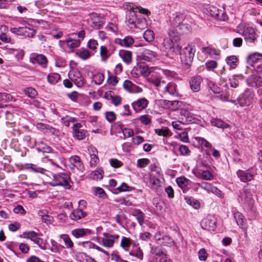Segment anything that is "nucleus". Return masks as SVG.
Returning <instances> with one entry per match:
<instances>
[{
  "label": "nucleus",
  "mask_w": 262,
  "mask_h": 262,
  "mask_svg": "<svg viewBox=\"0 0 262 262\" xmlns=\"http://www.w3.org/2000/svg\"><path fill=\"white\" fill-rule=\"evenodd\" d=\"M169 37L164 39L162 44L163 52H165V55L168 56V53H173L176 50L179 51L181 47L179 45L174 46L173 40L177 41L179 39L178 33L174 30H171L168 31Z\"/></svg>",
  "instance_id": "2"
},
{
  "label": "nucleus",
  "mask_w": 262,
  "mask_h": 262,
  "mask_svg": "<svg viewBox=\"0 0 262 262\" xmlns=\"http://www.w3.org/2000/svg\"><path fill=\"white\" fill-rule=\"evenodd\" d=\"M70 176L66 172H60L53 176V179L49 182L52 186H63L64 188L69 189L71 185L69 183Z\"/></svg>",
  "instance_id": "4"
},
{
  "label": "nucleus",
  "mask_w": 262,
  "mask_h": 262,
  "mask_svg": "<svg viewBox=\"0 0 262 262\" xmlns=\"http://www.w3.org/2000/svg\"><path fill=\"white\" fill-rule=\"evenodd\" d=\"M254 96V93L251 90H246L238 99V104L243 107L250 105L253 102Z\"/></svg>",
  "instance_id": "9"
},
{
  "label": "nucleus",
  "mask_w": 262,
  "mask_h": 262,
  "mask_svg": "<svg viewBox=\"0 0 262 262\" xmlns=\"http://www.w3.org/2000/svg\"><path fill=\"white\" fill-rule=\"evenodd\" d=\"M236 32L242 35L248 42H253L256 39L254 29L243 24H239L236 27Z\"/></svg>",
  "instance_id": "5"
},
{
  "label": "nucleus",
  "mask_w": 262,
  "mask_h": 262,
  "mask_svg": "<svg viewBox=\"0 0 262 262\" xmlns=\"http://www.w3.org/2000/svg\"><path fill=\"white\" fill-rule=\"evenodd\" d=\"M24 237L31 239L33 242L35 237L37 236V233L33 231H26L23 233Z\"/></svg>",
  "instance_id": "54"
},
{
  "label": "nucleus",
  "mask_w": 262,
  "mask_h": 262,
  "mask_svg": "<svg viewBox=\"0 0 262 262\" xmlns=\"http://www.w3.org/2000/svg\"><path fill=\"white\" fill-rule=\"evenodd\" d=\"M162 93L165 96L170 95L173 97H178L179 96L178 86L173 82H168L164 87Z\"/></svg>",
  "instance_id": "13"
},
{
  "label": "nucleus",
  "mask_w": 262,
  "mask_h": 262,
  "mask_svg": "<svg viewBox=\"0 0 262 262\" xmlns=\"http://www.w3.org/2000/svg\"><path fill=\"white\" fill-rule=\"evenodd\" d=\"M87 215V213L82 209H74L70 214V218L75 221H77Z\"/></svg>",
  "instance_id": "28"
},
{
  "label": "nucleus",
  "mask_w": 262,
  "mask_h": 262,
  "mask_svg": "<svg viewBox=\"0 0 262 262\" xmlns=\"http://www.w3.org/2000/svg\"><path fill=\"white\" fill-rule=\"evenodd\" d=\"M78 56L82 59L85 60L89 58L90 56V52L86 49H84L78 53H77Z\"/></svg>",
  "instance_id": "55"
},
{
  "label": "nucleus",
  "mask_w": 262,
  "mask_h": 262,
  "mask_svg": "<svg viewBox=\"0 0 262 262\" xmlns=\"http://www.w3.org/2000/svg\"><path fill=\"white\" fill-rule=\"evenodd\" d=\"M237 177L243 182H247L251 181L254 178V175L247 171L238 170L236 172Z\"/></svg>",
  "instance_id": "29"
},
{
  "label": "nucleus",
  "mask_w": 262,
  "mask_h": 262,
  "mask_svg": "<svg viewBox=\"0 0 262 262\" xmlns=\"http://www.w3.org/2000/svg\"><path fill=\"white\" fill-rule=\"evenodd\" d=\"M124 7L129 11L126 14L125 23L130 29L136 27L135 24L139 16L136 14V12H139L147 15L150 13L147 9L133 3H126L124 5Z\"/></svg>",
  "instance_id": "1"
},
{
  "label": "nucleus",
  "mask_w": 262,
  "mask_h": 262,
  "mask_svg": "<svg viewBox=\"0 0 262 262\" xmlns=\"http://www.w3.org/2000/svg\"><path fill=\"white\" fill-rule=\"evenodd\" d=\"M119 235L112 234L108 233H104L101 239V245L106 248H112L116 242L118 241Z\"/></svg>",
  "instance_id": "8"
},
{
  "label": "nucleus",
  "mask_w": 262,
  "mask_h": 262,
  "mask_svg": "<svg viewBox=\"0 0 262 262\" xmlns=\"http://www.w3.org/2000/svg\"><path fill=\"white\" fill-rule=\"evenodd\" d=\"M247 84L252 88H258L262 85V79L258 74H253L246 80Z\"/></svg>",
  "instance_id": "16"
},
{
  "label": "nucleus",
  "mask_w": 262,
  "mask_h": 262,
  "mask_svg": "<svg viewBox=\"0 0 262 262\" xmlns=\"http://www.w3.org/2000/svg\"><path fill=\"white\" fill-rule=\"evenodd\" d=\"M150 81L157 88H161L165 84V81L161 80V79L159 78L151 79Z\"/></svg>",
  "instance_id": "59"
},
{
  "label": "nucleus",
  "mask_w": 262,
  "mask_h": 262,
  "mask_svg": "<svg viewBox=\"0 0 262 262\" xmlns=\"http://www.w3.org/2000/svg\"><path fill=\"white\" fill-rule=\"evenodd\" d=\"M92 233V232L91 230L89 229L76 228L71 231L72 235L77 238L91 235Z\"/></svg>",
  "instance_id": "26"
},
{
  "label": "nucleus",
  "mask_w": 262,
  "mask_h": 262,
  "mask_svg": "<svg viewBox=\"0 0 262 262\" xmlns=\"http://www.w3.org/2000/svg\"><path fill=\"white\" fill-rule=\"evenodd\" d=\"M103 170L101 168L93 171L90 175V178L94 180H100L102 178Z\"/></svg>",
  "instance_id": "41"
},
{
  "label": "nucleus",
  "mask_w": 262,
  "mask_h": 262,
  "mask_svg": "<svg viewBox=\"0 0 262 262\" xmlns=\"http://www.w3.org/2000/svg\"><path fill=\"white\" fill-rule=\"evenodd\" d=\"M100 49V55H101L102 59L105 60L109 57L107 48L104 46H101Z\"/></svg>",
  "instance_id": "63"
},
{
  "label": "nucleus",
  "mask_w": 262,
  "mask_h": 262,
  "mask_svg": "<svg viewBox=\"0 0 262 262\" xmlns=\"http://www.w3.org/2000/svg\"><path fill=\"white\" fill-rule=\"evenodd\" d=\"M144 38L147 41L150 42L155 38V34L152 30H147L143 34Z\"/></svg>",
  "instance_id": "46"
},
{
  "label": "nucleus",
  "mask_w": 262,
  "mask_h": 262,
  "mask_svg": "<svg viewBox=\"0 0 262 262\" xmlns=\"http://www.w3.org/2000/svg\"><path fill=\"white\" fill-rule=\"evenodd\" d=\"M24 92L25 94L31 98H35L37 95V92L36 90L32 88H26L25 89Z\"/></svg>",
  "instance_id": "52"
},
{
  "label": "nucleus",
  "mask_w": 262,
  "mask_h": 262,
  "mask_svg": "<svg viewBox=\"0 0 262 262\" xmlns=\"http://www.w3.org/2000/svg\"><path fill=\"white\" fill-rule=\"evenodd\" d=\"M186 203L192 206L194 208L198 209L200 207V205L199 202L192 198H185Z\"/></svg>",
  "instance_id": "50"
},
{
  "label": "nucleus",
  "mask_w": 262,
  "mask_h": 262,
  "mask_svg": "<svg viewBox=\"0 0 262 262\" xmlns=\"http://www.w3.org/2000/svg\"><path fill=\"white\" fill-rule=\"evenodd\" d=\"M139 57L141 60L146 61H151L157 59L158 54L156 51L149 49H145L143 53L139 55Z\"/></svg>",
  "instance_id": "15"
},
{
  "label": "nucleus",
  "mask_w": 262,
  "mask_h": 262,
  "mask_svg": "<svg viewBox=\"0 0 262 262\" xmlns=\"http://www.w3.org/2000/svg\"><path fill=\"white\" fill-rule=\"evenodd\" d=\"M30 61L34 64H38L43 68H47L48 62V59L45 55L35 53L31 54Z\"/></svg>",
  "instance_id": "12"
},
{
  "label": "nucleus",
  "mask_w": 262,
  "mask_h": 262,
  "mask_svg": "<svg viewBox=\"0 0 262 262\" xmlns=\"http://www.w3.org/2000/svg\"><path fill=\"white\" fill-rule=\"evenodd\" d=\"M234 218L237 224L244 231L245 235H247V226L246 225V220L244 215L239 212H236L234 213Z\"/></svg>",
  "instance_id": "22"
},
{
  "label": "nucleus",
  "mask_w": 262,
  "mask_h": 262,
  "mask_svg": "<svg viewBox=\"0 0 262 262\" xmlns=\"http://www.w3.org/2000/svg\"><path fill=\"white\" fill-rule=\"evenodd\" d=\"M134 215L138 221L140 225H142L144 221V214L141 211H137Z\"/></svg>",
  "instance_id": "56"
},
{
  "label": "nucleus",
  "mask_w": 262,
  "mask_h": 262,
  "mask_svg": "<svg viewBox=\"0 0 262 262\" xmlns=\"http://www.w3.org/2000/svg\"><path fill=\"white\" fill-rule=\"evenodd\" d=\"M93 79L96 84L100 85L104 81V76L103 74L100 73H97L94 75Z\"/></svg>",
  "instance_id": "49"
},
{
  "label": "nucleus",
  "mask_w": 262,
  "mask_h": 262,
  "mask_svg": "<svg viewBox=\"0 0 262 262\" xmlns=\"http://www.w3.org/2000/svg\"><path fill=\"white\" fill-rule=\"evenodd\" d=\"M149 101L145 98H140L132 103V106L137 113L140 112L148 105Z\"/></svg>",
  "instance_id": "17"
},
{
  "label": "nucleus",
  "mask_w": 262,
  "mask_h": 262,
  "mask_svg": "<svg viewBox=\"0 0 262 262\" xmlns=\"http://www.w3.org/2000/svg\"><path fill=\"white\" fill-rule=\"evenodd\" d=\"M119 55L126 64H128L132 62V53L130 51L121 50L119 51Z\"/></svg>",
  "instance_id": "30"
},
{
  "label": "nucleus",
  "mask_w": 262,
  "mask_h": 262,
  "mask_svg": "<svg viewBox=\"0 0 262 262\" xmlns=\"http://www.w3.org/2000/svg\"><path fill=\"white\" fill-rule=\"evenodd\" d=\"M238 200L242 204L251 206L253 202L252 195L249 191L243 189L240 191Z\"/></svg>",
  "instance_id": "14"
},
{
  "label": "nucleus",
  "mask_w": 262,
  "mask_h": 262,
  "mask_svg": "<svg viewBox=\"0 0 262 262\" xmlns=\"http://www.w3.org/2000/svg\"><path fill=\"white\" fill-rule=\"evenodd\" d=\"M129 254L132 256L138 258L140 260H142L143 258V253L139 247H137L135 249L132 250L129 253Z\"/></svg>",
  "instance_id": "45"
},
{
  "label": "nucleus",
  "mask_w": 262,
  "mask_h": 262,
  "mask_svg": "<svg viewBox=\"0 0 262 262\" xmlns=\"http://www.w3.org/2000/svg\"><path fill=\"white\" fill-rule=\"evenodd\" d=\"M62 121L63 124L68 127L71 123H74L76 121V119L74 117L70 116H66L62 118Z\"/></svg>",
  "instance_id": "53"
},
{
  "label": "nucleus",
  "mask_w": 262,
  "mask_h": 262,
  "mask_svg": "<svg viewBox=\"0 0 262 262\" xmlns=\"http://www.w3.org/2000/svg\"><path fill=\"white\" fill-rule=\"evenodd\" d=\"M212 174L208 170L202 171L200 176L201 178L205 180H210L212 179Z\"/></svg>",
  "instance_id": "62"
},
{
  "label": "nucleus",
  "mask_w": 262,
  "mask_h": 262,
  "mask_svg": "<svg viewBox=\"0 0 262 262\" xmlns=\"http://www.w3.org/2000/svg\"><path fill=\"white\" fill-rule=\"evenodd\" d=\"M159 244L170 247L173 245L174 241L169 236H164V237H162V240L159 242Z\"/></svg>",
  "instance_id": "47"
},
{
  "label": "nucleus",
  "mask_w": 262,
  "mask_h": 262,
  "mask_svg": "<svg viewBox=\"0 0 262 262\" xmlns=\"http://www.w3.org/2000/svg\"><path fill=\"white\" fill-rule=\"evenodd\" d=\"M201 76L196 75L193 76L189 80V85L193 92H198L201 90V84L202 82Z\"/></svg>",
  "instance_id": "18"
},
{
  "label": "nucleus",
  "mask_w": 262,
  "mask_h": 262,
  "mask_svg": "<svg viewBox=\"0 0 262 262\" xmlns=\"http://www.w3.org/2000/svg\"><path fill=\"white\" fill-rule=\"evenodd\" d=\"M180 154L182 156H188L189 155L190 150L186 145H181L179 147Z\"/></svg>",
  "instance_id": "61"
},
{
  "label": "nucleus",
  "mask_w": 262,
  "mask_h": 262,
  "mask_svg": "<svg viewBox=\"0 0 262 262\" xmlns=\"http://www.w3.org/2000/svg\"><path fill=\"white\" fill-rule=\"evenodd\" d=\"M179 51L182 63L189 67L192 62L195 52L194 46L189 43L183 49L181 48Z\"/></svg>",
  "instance_id": "3"
},
{
  "label": "nucleus",
  "mask_w": 262,
  "mask_h": 262,
  "mask_svg": "<svg viewBox=\"0 0 262 262\" xmlns=\"http://www.w3.org/2000/svg\"><path fill=\"white\" fill-rule=\"evenodd\" d=\"M91 151L93 152V154H91L90 152L91 160L90 162V164L91 167H94L98 162L99 158L95 153V152L97 151V149L94 147H91Z\"/></svg>",
  "instance_id": "39"
},
{
  "label": "nucleus",
  "mask_w": 262,
  "mask_h": 262,
  "mask_svg": "<svg viewBox=\"0 0 262 262\" xmlns=\"http://www.w3.org/2000/svg\"><path fill=\"white\" fill-rule=\"evenodd\" d=\"M181 119L182 121H183V124L195 123L197 120V119L191 113L186 110L182 111Z\"/></svg>",
  "instance_id": "21"
},
{
  "label": "nucleus",
  "mask_w": 262,
  "mask_h": 262,
  "mask_svg": "<svg viewBox=\"0 0 262 262\" xmlns=\"http://www.w3.org/2000/svg\"><path fill=\"white\" fill-rule=\"evenodd\" d=\"M109 161L111 166L114 168H119L122 165V163L115 158H112Z\"/></svg>",
  "instance_id": "60"
},
{
  "label": "nucleus",
  "mask_w": 262,
  "mask_h": 262,
  "mask_svg": "<svg viewBox=\"0 0 262 262\" xmlns=\"http://www.w3.org/2000/svg\"><path fill=\"white\" fill-rule=\"evenodd\" d=\"M91 19L92 20V27L94 29L98 30L100 29L104 23L103 17L99 16L96 13L91 15Z\"/></svg>",
  "instance_id": "23"
},
{
  "label": "nucleus",
  "mask_w": 262,
  "mask_h": 262,
  "mask_svg": "<svg viewBox=\"0 0 262 262\" xmlns=\"http://www.w3.org/2000/svg\"><path fill=\"white\" fill-rule=\"evenodd\" d=\"M206 10L208 15L217 20L225 21L228 19V16L222 8L219 9L214 6H209Z\"/></svg>",
  "instance_id": "6"
},
{
  "label": "nucleus",
  "mask_w": 262,
  "mask_h": 262,
  "mask_svg": "<svg viewBox=\"0 0 262 262\" xmlns=\"http://www.w3.org/2000/svg\"><path fill=\"white\" fill-rule=\"evenodd\" d=\"M59 237L63 240L66 248L70 249L73 248L74 243L68 235L66 234H60Z\"/></svg>",
  "instance_id": "32"
},
{
  "label": "nucleus",
  "mask_w": 262,
  "mask_h": 262,
  "mask_svg": "<svg viewBox=\"0 0 262 262\" xmlns=\"http://www.w3.org/2000/svg\"><path fill=\"white\" fill-rule=\"evenodd\" d=\"M36 145L38 146V147L37 148V150L39 151L47 153H50L52 152V148L42 141L37 142Z\"/></svg>",
  "instance_id": "37"
},
{
  "label": "nucleus",
  "mask_w": 262,
  "mask_h": 262,
  "mask_svg": "<svg viewBox=\"0 0 262 262\" xmlns=\"http://www.w3.org/2000/svg\"><path fill=\"white\" fill-rule=\"evenodd\" d=\"M198 142L202 145L204 146L206 148H207V153L208 155H210V152L212 149V147L209 142H208L206 140L202 138H198Z\"/></svg>",
  "instance_id": "42"
},
{
  "label": "nucleus",
  "mask_w": 262,
  "mask_h": 262,
  "mask_svg": "<svg viewBox=\"0 0 262 262\" xmlns=\"http://www.w3.org/2000/svg\"><path fill=\"white\" fill-rule=\"evenodd\" d=\"M86 133V130L84 129H81L79 131L76 132L75 133H73V136L74 138H76L78 140H81L85 138Z\"/></svg>",
  "instance_id": "48"
},
{
  "label": "nucleus",
  "mask_w": 262,
  "mask_h": 262,
  "mask_svg": "<svg viewBox=\"0 0 262 262\" xmlns=\"http://www.w3.org/2000/svg\"><path fill=\"white\" fill-rule=\"evenodd\" d=\"M155 132L158 135L160 136L169 137L171 135V132L166 127L155 129Z\"/></svg>",
  "instance_id": "43"
},
{
  "label": "nucleus",
  "mask_w": 262,
  "mask_h": 262,
  "mask_svg": "<svg viewBox=\"0 0 262 262\" xmlns=\"http://www.w3.org/2000/svg\"><path fill=\"white\" fill-rule=\"evenodd\" d=\"M60 78V75L56 73H50L47 76L48 81L51 84H55Z\"/></svg>",
  "instance_id": "36"
},
{
  "label": "nucleus",
  "mask_w": 262,
  "mask_h": 262,
  "mask_svg": "<svg viewBox=\"0 0 262 262\" xmlns=\"http://www.w3.org/2000/svg\"><path fill=\"white\" fill-rule=\"evenodd\" d=\"M76 36V33L70 34L65 40L67 46L70 49L76 48L80 45V40L75 39Z\"/></svg>",
  "instance_id": "20"
},
{
  "label": "nucleus",
  "mask_w": 262,
  "mask_h": 262,
  "mask_svg": "<svg viewBox=\"0 0 262 262\" xmlns=\"http://www.w3.org/2000/svg\"><path fill=\"white\" fill-rule=\"evenodd\" d=\"M11 31L13 33L25 37H32L36 33V31L34 29L27 27L13 28L11 29Z\"/></svg>",
  "instance_id": "11"
},
{
  "label": "nucleus",
  "mask_w": 262,
  "mask_h": 262,
  "mask_svg": "<svg viewBox=\"0 0 262 262\" xmlns=\"http://www.w3.org/2000/svg\"><path fill=\"white\" fill-rule=\"evenodd\" d=\"M135 26L136 27H134V28H139L140 29L145 28L147 26L145 19L142 17L140 15H139L137 19Z\"/></svg>",
  "instance_id": "38"
},
{
  "label": "nucleus",
  "mask_w": 262,
  "mask_h": 262,
  "mask_svg": "<svg viewBox=\"0 0 262 262\" xmlns=\"http://www.w3.org/2000/svg\"><path fill=\"white\" fill-rule=\"evenodd\" d=\"M226 61L231 69H234L237 66L238 59L236 56L232 55L226 57Z\"/></svg>",
  "instance_id": "35"
},
{
  "label": "nucleus",
  "mask_w": 262,
  "mask_h": 262,
  "mask_svg": "<svg viewBox=\"0 0 262 262\" xmlns=\"http://www.w3.org/2000/svg\"><path fill=\"white\" fill-rule=\"evenodd\" d=\"M131 244V240L130 238L123 236L121 241L120 246L125 251L129 250Z\"/></svg>",
  "instance_id": "44"
},
{
  "label": "nucleus",
  "mask_w": 262,
  "mask_h": 262,
  "mask_svg": "<svg viewBox=\"0 0 262 262\" xmlns=\"http://www.w3.org/2000/svg\"><path fill=\"white\" fill-rule=\"evenodd\" d=\"M216 218L211 215H208L204 218L201 223L202 228L209 231H214L216 228Z\"/></svg>",
  "instance_id": "10"
},
{
  "label": "nucleus",
  "mask_w": 262,
  "mask_h": 262,
  "mask_svg": "<svg viewBox=\"0 0 262 262\" xmlns=\"http://www.w3.org/2000/svg\"><path fill=\"white\" fill-rule=\"evenodd\" d=\"M178 185L183 188L188 185V180L184 177H179L176 179Z\"/></svg>",
  "instance_id": "51"
},
{
  "label": "nucleus",
  "mask_w": 262,
  "mask_h": 262,
  "mask_svg": "<svg viewBox=\"0 0 262 262\" xmlns=\"http://www.w3.org/2000/svg\"><path fill=\"white\" fill-rule=\"evenodd\" d=\"M207 70H212L217 67V62L214 60H210L205 63Z\"/></svg>",
  "instance_id": "64"
},
{
  "label": "nucleus",
  "mask_w": 262,
  "mask_h": 262,
  "mask_svg": "<svg viewBox=\"0 0 262 262\" xmlns=\"http://www.w3.org/2000/svg\"><path fill=\"white\" fill-rule=\"evenodd\" d=\"M211 124L212 126L221 128H226L230 127L228 124L226 123L223 120L217 118L211 119Z\"/></svg>",
  "instance_id": "33"
},
{
  "label": "nucleus",
  "mask_w": 262,
  "mask_h": 262,
  "mask_svg": "<svg viewBox=\"0 0 262 262\" xmlns=\"http://www.w3.org/2000/svg\"><path fill=\"white\" fill-rule=\"evenodd\" d=\"M115 42L122 47H129L134 43V39L132 37L127 36L123 39L116 38Z\"/></svg>",
  "instance_id": "27"
},
{
  "label": "nucleus",
  "mask_w": 262,
  "mask_h": 262,
  "mask_svg": "<svg viewBox=\"0 0 262 262\" xmlns=\"http://www.w3.org/2000/svg\"><path fill=\"white\" fill-rule=\"evenodd\" d=\"M68 76L69 78L79 88L82 87L85 83L81 73L77 69L71 70L69 72Z\"/></svg>",
  "instance_id": "7"
},
{
  "label": "nucleus",
  "mask_w": 262,
  "mask_h": 262,
  "mask_svg": "<svg viewBox=\"0 0 262 262\" xmlns=\"http://www.w3.org/2000/svg\"><path fill=\"white\" fill-rule=\"evenodd\" d=\"M201 50L204 54L209 55L211 58L213 57L215 55H219L217 51L215 49L209 47H203Z\"/></svg>",
  "instance_id": "40"
},
{
  "label": "nucleus",
  "mask_w": 262,
  "mask_h": 262,
  "mask_svg": "<svg viewBox=\"0 0 262 262\" xmlns=\"http://www.w3.org/2000/svg\"><path fill=\"white\" fill-rule=\"evenodd\" d=\"M244 77L242 74H234L229 78L230 86L237 88L244 81Z\"/></svg>",
  "instance_id": "25"
},
{
  "label": "nucleus",
  "mask_w": 262,
  "mask_h": 262,
  "mask_svg": "<svg viewBox=\"0 0 262 262\" xmlns=\"http://www.w3.org/2000/svg\"><path fill=\"white\" fill-rule=\"evenodd\" d=\"M149 163V160L148 159H140L137 161V166L140 168H143L148 165Z\"/></svg>",
  "instance_id": "58"
},
{
  "label": "nucleus",
  "mask_w": 262,
  "mask_h": 262,
  "mask_svg": "<svg viewBox=\"0 0 262 262\" xmlns=\"http://www.w3.org/2000/svg\"><path fill=\"white\" fill-rule=\"evenodd\" d=\"M70 164L77 169L81 170L83 168L80 158L78 156H73L69 159Z\"/></svg>",
  "instance_id": "31"
},
{
  "label": "nucleus",
  "mask_w": 262,
  "mask_h": 262,
  "mask_svg": "<svg viewBox=\"0 0 262 262\" xmlns=\"http://www.w3.org/2000/svg\"><path fill=\"white\" fill-rule=\"evenodd\" d=\"M162 175L159 174L158 178H152L150 179L151 188L156 191H158L162 189Z\"/></svg>",
  "instance_id": "24"
},
{
  "label": "nucleus",
  "mask_w": 262,
  "mask_h": 262,
  "mask_svg": "<svg viewBox=\"0 0 262 262\" xmlns=\"http://www.w3.org/2000/svg\"><path fill=\"white\" fill-rule=\"evenodd\" d=\"M94 194L95 195L99 197L104 198L106 196V193L104 190L100 187H96L94 189Z\"/></svg>",
  "instance_id": "57"
},
{
  "label": "nucleus",
  "mask_w": 262,
  "mask_h": 262,
  "mask_svg": "<svg viewBox=\"0 0 262 262\" xmlns=\"http://www.w3.org/2000/svg\"><path fill=\"white\" fill-rule=\"evenodd\" d=\"M262 59V54L259 53H254L250 54L247 59L248 62L250 64H253L260 60Z\"/></svg>",
  "instance_id": "34"
},
{
  "label": "nucleus",
  "mask_w": 262,
  "mask_h": 262,
  "mask_svg": "<svg viewBox=\"0 0 262 262\" xmlns=\"http://www.w3.org/2000/svg\"><path fill=\"white\" fill-rule=\"evenodd\" d=\"M185 15L180 12H176L170 16L169 21L173 27H178L184 20Z\"/></svg>",
  "instance_id": "19"
}]
</instances>
